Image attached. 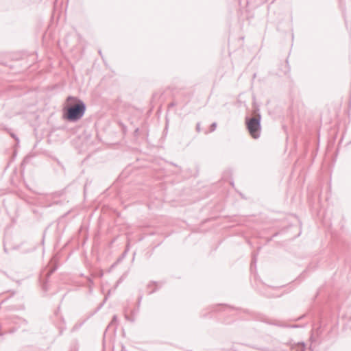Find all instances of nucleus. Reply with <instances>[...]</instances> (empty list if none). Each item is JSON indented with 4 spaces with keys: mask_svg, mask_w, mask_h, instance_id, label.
<instances>
[{
    "mask_svg": "<svg viewBox=\"0 0 351 351\" xmlns=\"http://www.w3.org/2000/svg\"><path fill=\"white\" fill-rule=\"evenodd\" d=\"M5 324L9 327L5 332L12 334L15 332L19 328L26 326L27 325V321L21 317L13 315L7 318Z\"/></svg>",
    "mask_w": 351,
    "mask_h": 351,
    "instance_id": "obj_3",
    "label": "nucleus"
},
{
    "mask_svg": "<svg viewBox=\"0 0 351 351\" xmlns=\"http://www.w3.org/2000/svg\"><path fill=\"white\" fill-rule=\"evenodd\" d=\"M117 316L114 315L111 322L108 324L107 329L109 328L110 327H111L112 326H113L114 324H117Z\"/></svg>",
    "mask_w": 351,
    "mask_h": 351,
    "instance_id": "obj_5",
    "label": "nucleus"
},
{
    "mask_svg": "<svg viewBox=\"0 0 351 351\" xmlns=\"http://www.w3.org/2000/svg\"><path fill=\"white\" fill-rule=\"evenodd\" d=\"M259 109L257 108L254 110V117H246L245 124L247 129L253 138H258L261 136V115L258 112Z\"/></svg>",
    "mask_w": 351,
    "mask_h": 351,
    "instance_id": "obj_2",
    "label": "nucleus"
},
{
    "mask_svg": "<svg viewBox=\"0 0 351 351\" xmlns=\"http://www.w3.org/2000/svg\"><path fill=\"white\" fill-rule=\"evenodd\" d=\"M11 136L17 142V143H19V138L16 136V134H13V133H11L10 134Z\"/></svg>",
    "mask_w": 351,
    "mask_h": 351,
    "instance_id": "obj_9",
    "label": "nucleus"
},
{
    "mask_svg": "<svg viewBox=\"0 0 351 351\" xmlns=\"http://www.w3.org/2000/svg\"><path fill=\"white\" fill-rule=\"evenodd\" d=\"M126 253H127V251H125V252L123 254V256H124Z\"/></svg>",
    "mask_w": 351,
    "mask_h": 351,
    "instance_id": "obj_15",
    "label": "nucleus"
},
{
    "mask_svg": "<svg viewBox=\"0 0 351 351\" xmlns=\"http://www.w3.org/2000/svg\"><path fill=\"white\" fill-rule=\"evenodd\" d=\"M196 130L197 132L201 131L200 123H197L196 125Z\"/></svg>",
    "mask_w": 351,
    "mask_h": 351,
    "instance_id": "obj_11",
    "label": "nucleus"
},
{
    "mask_svg": "<svg viewBox=\"0 0 351 351\" xmlns=\"http://www.w3.org/2000/svg\"><path fill=\"white\" fill-rule=\"evenodd\" d=\"M217 128V123L214 122L210 125V132H214L216 130Z\"/></svg>",
    "mask_w": 351,
    "mask_h": 351,
    "instance_id": "obj_8",
    "label": "nucleus"
},
{
    "mask_svg": "<svg viewBox=\"0 0 351 351\" xmlns=\"http://www.w3.org/2000/svg\"><path fill=\"white\" fill-rule=\"evenodd\" d=\"M54 269H52L50 271V272L48 273V276L51 275L53 272Z\"/></svg>",
    "mask_w": 351,
    "mask_h": 351,
    "instance_id": "obj_14",
    "label": "nucleus"
},
{
    "mask_svg": "<svg viewBox=\"0 0 351 351\" xmlns=\"http://www.w3.org/2000/svg\"><path fill=\"white\" fill-rule=\"evenodd\" d=\"M305 348V344L303 342H299L291 346V351H304Z\"/></svg>",
    "mask_w": 351,
    "mask_h": 351,
    "instance_id": "obj_4",
    "label": "nucleus"
},
{
    "mask_svg": "<svg viewBox=\"0 0 351 351\" xmlns=\"http://www.w3.org/2000/svg\"><path fill=\"white\" fill-rule=\"evenodd\" d=\"M256 261H257L256 255L253 254V257H252V263H251V269H252L254 266L256 267Z\"/></svg>",
    "mask_w": 351,
    "mask_h": 351,
    "instance_id": "obj_7",
    "label": "nucleus"
},
{
    "mask_svg": "<svg viewBox=\"0 0 351 351\" xmlns=\"http://www.w3.org/2000/svg\"><path fill=\"white\" fill-rule=\"evenodd\" d=\"M176 105V103L173 101V102H171L168 104V108H173Z\"/></svg>",
    "mask_w": 351,
    "mask_h": 351,
    "instance_id": "obj_10",
    "label": "nucleus"
},
{
    "mask_svg": "<svg viewBox=\"0 0 351 351\" xmlns=\"http://www.w3.org/2000/svg\"><path fill=\"white\" fill-rule=\"evenodd\" d=\"M99 53L100 55H101V50H99Z\"/></svg>",
    "mask_w": 351,
    "mask_h": 351,
    "instance_id": "obj_16",
    "label": "nucleus"
},
{
    "mask_svg": "<svg viewBox=\"0 0 351 351\" xmlns=\"http://www.w3.org/2000/svg\"><path fill=\"white\" fill-rule=\"evenodd\" d=\"M86 109L85 103L77 97L69 96L63 108V118L69 122H76L84 116Z\"/></svg>",
    "mask_w": 351,
    "mask_h": 351,
    "instance_id": "obj_1",
    "label": "nucleus"
},
{
    "mask_svg": "<svg viewBox=\"0 0 351 351\" xmlns=\"http://www.w3.org/2000/svg\"><path fill=\"white\" fill-rule=\"evenodd\" d=\"M141 300H142V296H139L138 298V307L137 308H139Z\"/></svg>",
    "mask_w": 351,
    "mask_h": 351,
    "instance_id": "obj_13",
    "label": "nucleus"
},
{
    "mask_svg": "<svg viewBox=\"0 0 351 351\" xmlns=\"http://www.w3.org/2000/svg\"><path fill=\"white\" fill-rule=\"evenodd\" d=\"M138 308H137V309H136V310H133V311H132V315H134V316H135V315H136V314H137V313H138Z\"/></svg>",
    "mask_w": 351,
    "mask_h": 351,
    "instance_id": "obj_12",
    "label": "nucleus"
},
{
    "mask_svg": "<svg viewBox=\"0 0 351 351\" xmlns=\"http://www.w3.org/2000/svg\"><path fill=\"white\" fill-rule=\"evenodd\" d=\"M125 318L128 320V321H130L131 322H135V316L134 315H128L126 313H125Z\"/></svg>",
    "mask_w": 351,
    "mask_h": 351,
    "instance_id": "obj_6",
    "label": "nucleus"
}]
</instances>
